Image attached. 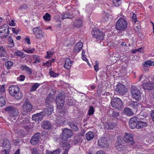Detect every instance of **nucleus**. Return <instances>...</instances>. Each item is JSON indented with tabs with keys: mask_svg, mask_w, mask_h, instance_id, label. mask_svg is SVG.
Wrapping results in <instances>:
<instances>
[{
	"mask_svg": "<svg viewBox=\"0 0 154 154\" xmlns=\"http://www.w3.org/2000/svg\"><path fill=\"white\" fill-rule=\"evenodd\" d=\"M131 92L132 97L135 100H139L141 99V93L139 86H132Z\"/></svg>",
	"mask_w": 154,
	"mask_h": 154,
	"instance_id": "1",
	"label": "nucleus"
},
{
	"mask_svg": "<svg viewBox=\"0 0 154 154\" xmlns=\"http://www.w3.org/2000/svg\"><path fill=\"white\" fill-rule=\"evenodd\" d=\"M60 141L62 143L63 147H66L65 149L66 150L63 154H67L66 150V147L67 146V128H65L63 131L60 136Z\"/></svg>",
	"mask_w": 154,
	"mask_h": 154,
	"instance_id": "2",
	"label": "nucleus"
},
{
	"mask_svg": "<svg viewBox=\"0 0 154 154\" xmlns=\"http://www.w3.org/2000/svg\"><path fill=\"white\" fill-rule=\"evenodd\" d=\"M127 25L128 23L125 20L122 18H120L116 22V28L117 30L122 31L127 27Z\"/></svg>",
	"mask_w": 154,
	"mask_h": 154,
	"instance_id": "3",
	"label": "nucleus"
},
{
	"mask_svg": "<svg viewBox=\"0 0 154 154\" xmlns=\"http://www.w3.org/2000/svg\"><path fill=\"white\" fill-rule=\"evenodd\" d=\"M111 105L112 107L118 109H121L124 107L122 100L117 97H115L112 99Z\"/></svg>",
	"mask_w": 154,
	"mask_h": 154,
	"instance_id": "4",
	"label": "nucleus"
},
{
	"mask_svg": "<svg viewBox=\"0 0 154 154\" xmlns=\"http://www.w3.org/2000/svg\"><path fill=\"white\" fill-rule=\"evenodd\" d=\"M9 115L13 117H16L18 116L19 112L18 110L15 107L12 106H8L5 109Z\"/></svg>",
	"mask_w": 154,
	"mask_h": 154,
	"instance_id": "5",
	"label": "nucleus"
},
{
	"mask_svg": "<svg viewBox=\"0 0 154 154\" xmlns=\"http://www.w3.org/2000/svg\"><path fill=\"white\" fill-rule=\"evenodd\" d=\"M65 96L64 94L60 93L58 94L56 98V103L58 109H61L63 106L65 102Z\"/></svg>",
	"mask_w": 154,
	"mask_h": 154,
	"instance_id": "6",
	"label": "nucleus"
},
{
	"mask_svg": "<svg viewBox=\"0 0 154 154\" xmlns=\"http://www.w3.org/2000/svg\"><path fill=\"white\" fill-rule=\"evenodd\" d=\"M115 91L118 94L124 95L126 92V88L124 85L121 83L118 84L115 89Z\"/></svg>",
	"mask_w": 154,
	"mask_h": 154,
	"instance_id": "7",
	"label": "nucleus"
},
{
	"mask_svg": "<svg viewBox=\"0 0 154 154\" xmlns=\"http://www.w3.org/2000/svg\"><path fill=\"white\" fill-rule=\"evenodd\" d=\"M92 33L94 37L97 40H100L103 39L104 34L103 32L100 30L95 29L93 30Z\"/></svg>",
	"mask_w": 154,
	"mask_h": 154,
	"instance_id": "8",
	"label": "nucleus"
},
{
	"mask_svg": "<svg viewBox=\"0 0 154 154\" xmlns=\"http://www.w3.org/2000/svg\"><path fill=\"white\" fill-rule=\"evenodd\" d=\"M123 140L128 145H132L134 143L133 140V135L127 133H125Z\"/></svg>",
	"mask_w": 154,
	"mask_h": 154,
	"instance_id": "9",
	"label": "nucleus"
},
{
	"mask_svg": "<svg viewBox=\"0 0 154 154\" xmlns=\"http://www.w3.org/2000/svg\"><path fill=\"white\" fill-rule=\"evenodd\" d=\"M53 111V106L50 104V105H46V108L41 112L43 113L44 116L45 115L48 116L51 115Z\"/></svg>",
	"mask_w": 154,
	"mask_h": 154,
	"instance_id": "10",
	"label": "nucleus"
},
{
	"mask_svg": "<svg viewBox=\"0 0 154 154\" xmlns=\"http://www.w3.org/2000/svg\"><path fill=\"white\" fill-rule=\"evenodd\" d=\"M98 145L101 147H107L109 146V143L106 138L102 137L99 139Z\"/></svg>",
	"mask_w": 154,
	"mask_h": 154,
	"instance_id": "11",
	"label": "nucleus"
},
{
	"mask_svg": "<svg viewBox=\"0 0 154 154\" xmlns=\"http://www.w3.org/2000/svg\"><path fill=\"white\" fill-rule=\"evenodd\" d=\"M43 116V113L41 112L33 115L32 116V119L33 120L35 121L36 123H38L42 120Z\"/></svg>",
	"mask_w": 154,
	"mask_h": 154,
	"instance_id": "12",
	"label": "nucleus"
},
{
	"mask_svg": "<svg viewBox=\"0 0 154 154\" xmlns=\"http://www.w3.org/2000/svg\"><path fill=\"white\" fill-rule=\"evenodd\" d=\"M23 110L26 112H30L32 109V106L31 103L28 101H26L22 106Z\"/></svg>",
	"mask_w": 154,
	"mask_h": 154,
	"instance_id": "13",
	"label": "nucleus"
},
{
	"mask_svg": "<svg viewBox=\"0 0 154 154\" xmlns=\"http://www.w3.org/2000/svg\"><path fill=\"white\" fill-rule=\"evenodd\" d=\"M33 31L37 38L40 39L43 37L44 32L38 28H34Z\"/></svg>",
	"mask_w": 154,
	"mask_h": 154,
	"instance_id": "14",
	"label": "nucleus"
},
{
	"mask_svg": "<svg viewBox=\"0 0 154 154\" xmlns=\"http://www.w3.org/2000/svg\"><path fill=\"white\" fill-rule=\"evenodd\" d=\"M40 135V133L39 132H37L35 134L30 140V142L32 144L35 145L38 143Z\"/></svg>",
	"mask_w": 154,
	"mask_h": 154,
	"instance_id": "15",
	"label": "nucleus"
},
{
	"mask_svg": "<svg viewBox=\"0 0 154 154\" xmlns=\"http://www.w3.org/2000/svg\"><path fill=\"white\" fill-rule=\"evenodd\" d=\"M19 88L18 86L12 85L9 88V92L11 96L14 95L16 93L19 91Z\"/></svg>",
	"mask_w": 154,
	"mask_h": 154,
	"instance_id": "16",
	"label": "nucleus"
},
{
	"mask_svg": "<svg viewBox=\"0 0 154 154\" xmlns=\"http://www.w3.org/2000/svg\"><path fill=\"white\" fill-rule=\"evenodd\" d=\"M137 121V117H132L130 119L129 125L131 128L134 129L136 128Z\"/></svg>",
	"mask_w": 154,
	"mask_h": 154,
	"instance_id": "17",
	"label": "nucleus"
},
{
	"mask_svg": "<svg viewBox=\"0 0 154 154\" xmlns=\"http://www.w3.org/2000/svg\"><path fill=\"white\" fill-rule=\"evenodd\" d=\"M9 26L6 24L1 26L0 27V33H5L6 32L7 34L6 36H8L9 33Z\"/></svg>",
	"mask_w": 154,
	"mask_h": 154,
	"instance_id": "18",
	"label": "nucleus"
},
{
	"mask_svg": "<svg viewBox=\"0 0 154 154\" xmlns=\"http://www.w3.org/2000/svg\"><path fill=\"white\" fill-rule=\"evenodd\" d=\"M82 43L79 42H77L74 48L73 52L75 53H78L81 51L83 47Z\"/></svg>",
	"mask_w": 154,
	"mask_h": 154,
	"instance_id": "19",
	"label": "nucleus"
},
{
	"mask_svg": "<svg viewBox=\"0 0 154 154\" xmlns=\"http://www.w3.org/2000/svg\"><path fill=\"white\" fill-rule=\"evenodd\" d=\"M42 127L45 129H49L51 127V125L49 121H44L42 122Z\"/></svg>",
	"mask_w": 154,
	"mask_h": 154,
	"instance_id": "20",
	"label": "nucleus"
},
{
	"mask_svg": "<svg viewBox=\"0 0 154 154\" xmlns=\"http://www.w3.org/2000/svg\"><path fill=\"white\" fill-rule=\"evenodd\" d=\"M2 144L4 148H8L9 149L11 148V143L9 141L7 138H5L4 139Z\"/></svg>",
	"mask_w": 154,
	"mask_h": 154,
	"instance_id": "21",
	"label": "nucleus"
},
{
	"mask_svg": "<svg viewBox=\"0 0 154 154\" xmlns=\"http://www.w3.org/2000/svg\"><path fill=\"white\" fill-rule=\"evenodd\" d=\"M105 128L107 129H113L116 127V123L113 122L106 123L104 124Z\"/></svg>",
	"mask_w": 154,
	"mask_h": 154,
	"instance_id": "22",
	"label": "nucleus"
},
{
	"mask_svg": "<svg viewBox=\"0 0 154 154\" xmlns=\"http://www.w3.org/2000/svg\"><path fill=\"white\" fill-rule=\"evenodd\" d=\"M109 115L114 119H118V117L119 116V114L118 112L114 111L113 109H112L109 111Z\"/></svg>",
	"mask_w": 154,
	"mask_h": 154,
	"instance_id": "23",
	"label": "nucleus"
},
{
	"mask_svg": "<svg viewBox=\"0 0 154 154\" xmlns=\"http://www.w3.org/2000/svg\"><path fill=\"white\" fill-rule=\"evenodd\" d=\"M143 85L144 89L148 90H151L154 88V84L150 82L144 84Z\"/></svg>",
	"mask_w": 154,
	"mask_h": 154,
	"instance_id": "24",
	"label": "nucleus"
},
{
	"mask_svg": "<svg viewBox=\"0 0 154 154\" xmlns=\"http://www.w3.org/2000/svg\"><path fill=\"white\" fill-rule=\"evenodd\" d=\"M137 124L136 128L137 129L143 128L147 126V124L146 122L141 121L137 122Z\"/></svg>",
	"mask_w": 154,
	"mask_h": 154,
	"instance_id": "25",
	"label": "nucleus"
},
{
	"mask_svg": "<svg viewBox=\"0 0 154 154\" xmlns=\"http://www.w3.org/2000/svg\"><path fill=\"white\" fill-rule=\"evenodd\" d=\"M94 137V133L92 131H89L87 132L85 134L86 138L88 141L91 140L93 139Z\"/></svg>",
	"mask_w": 154,
	"mask_h": 154,
	"instance_id": "26",
	"label": "nucleus"
},
{
	"mask_svg": "<svg viewBox=\"0 0 154 154\" xmlns=\"http://www.w3.org/2000/svg\"><path fill=\"white\" fill-rule=\"evenodd\" d=\"M124 112L125 114L128 116H132L134 114V113L131 109L128 108H125L124 109Z\"/></svg>",
	"mask_w": 154,
	"mask_h": 154,
	"instance_id": "27",
	"label": "nucleus"
},
{
	"mask_svg": "<svg viewBox=\"0 0 154 154\" xmlns=\"http://www.w3.org/2000/svg\"><path fill=\"white\" fill-rule=\"evenodd\" d=\"M82 23L81 20L80 19H77L74 23L73 26L77 28H79L82 27Z\"/></svg>",
	"mask_w": 154,
	"mask_h": 154,
	"instance_id": "28",
	"label": "nucleus"
},
{
	"mask_svg": "<svg viewBox=\"0 0 154 154\" xmlns=\"http://www.w3.org/2000/svg\"><path fill=\"white\" fill-rule=\"evenodd\" d=\"M54 98L50 96H48L46 99L45 105H50L53 102Z\"/></svg>",
	"mask_w": 154,
	"mask_h": 154,
	"instance_id": "29",
	"label": "nucleus"
},
{
	"mask_svg": "<svg viewBox=\"0 0 154 154\" xmlns=\"http://www.w3.org/2000/svg\"><path fill=\"white\" fill-rule=\"evenodd\" d=\"M20 68L23 70H25L27 71L29 75L31 74L32 73V71L31 69L26 65L22 66L20 67Z\"/></svg>",
	"mask_w": 154,
	"mask_h": 154,
	"instance_id": "30",
	"label": "nucleus"
},
{
	"mask_svg": "<svg viewBox=\"0 0 154 154\" xmlns=\"http://www.w3.org/2000/svg\"><path fill=\"white\" fill-rule=\"evenodd\" d=\"M69 125L73 131H77L79 130V128L77 125L73 123H70L69 124Z\"/></svg>",
	"mask_w": 154,
	"mask_h": 154,
	"instance_id": "31",
	"label": "nucleus"
},
{
	"mask_svg": "<svg viewBox=\"0 0 154 154\" xmlns=\"http://www.w3.org/2000/svg\"><path fill=\"white\" fill-rule=\"evenodd\" d=\"M144 66L146 67L154 65V61L151 60H147L145 61Z\"/></svg>",
	"mask_w": 154,
	"mask_h": 154,
	"instance_id": "32",
	"label": "nucleus"
},
{
	"mask_svg": "<svg viewBox=\"0 0 154 154\" xmlns=\"http://www.w3.org/2000/svg\"><path fill=\"white\" fill-rule=\"evenodd\" d=\"M60 152V150L59 148L57 149L53 152L47 150L46 154H59Z\"/></svg>",
	"mask_w": 154,
	"mask_h": 154,
	"instance_id": "33",
	"label": "nucleus"
},
{
	"mask_svg": "<svg viewBox=\"0 0 154 154\" xmlns=\"http://www.w3.org/2000/svg\"><path fill=\"white\" fill-rule=\"evenodd\" d=\"M130 105L131 107L137 109L138 106H140V105L137 102H132L131 103Z\"/></svg>",
	"mask_w": 154,
	"mask_h": 154,
	"instance_id": "34",
	"label": "nucleus"
},
{
	"mask_svg": "<svg viewBox=\"0 0 154 154\" xmlns=\"http://www.w3.org/2000/svg\"><path fill=\"white\" fill-rule=\"evenodd\" d=\"M62 119V118L60 117H58L57 119H56V123L60 125L63 124L64 123L65 121L64 120H63L62 119Z\"/></svg>",
	"mask_w": 154,
	"mask_h": 154,
	"instance_id": "35",
	"label": "nucleus"
},
{
	"mask_svg": "<svg viewBox=\"0 0 154 154\" xmlns=\"http://www.w3.org/2000/svg\"><path fill=\"white\" fill-rule=\"evenodd\" d=\"M13 96H14V98L17 99H21L22 97V95L21 93H20V92L19 91H18V92H17V93H16Z\"/></svg>",
	"mask_w": 154,
	"mask_h": 154,
	"instance_id": "36",
	"label": "nucleus"
},
{
	"mask_svg": "<svg viewBox=\"0 0 154 154\" xmlns=\"http://www.w3.org/2000/svg\"><path fill=\"white\" fill-rule=\"evenodd\" d=\"M54 53V49H53L51 50V51H48L47 52V56L45 57L48 58L51 57Z\"/></svg>",
	"mask_w": 154,
	"mask_h": 154,
	"instance_id": "37",
	"label": "nucleus"
},
{
	"mask_svg": "<svg viewBox=\"0 0 154 154\" xmlns=\"http://www.w3.org/2000/svg\"><path fill=\"white\" fill-rule=\"evenodd\" d=\"M121 0H112L113 4L116 7H118L121 4Z\"/></svg>",
	"mask_w": 154,
	"mask_h": 154,
	"instance_id": "38",
	"label": "nucleus"
},
{
	"mask_svg": "<svg viewBox=\"0 0 154 154\" xmlns=\"http://www.w3.org/2000/svg\"><path fill=\"white\" fill-rule=\"evenodd\" d=\"M50 17L51 16L50 14L46 13L45 15L43 16V18L46 21H49L50 20Z\"/></svg>",
	"mask_w": 154,
	"mask_h": 154,
	"instance_id": "39",
	"label": "nucleus"
},
{
	"mask_svg": "<svg viewBox=\"0 0 154 154\" xmlns=\"http://www.w3.org/2000/svg\"><path fill=\"white\" fill-rule=\"evenodd\" d=\"M147 113L144 114L143 112H141L138 115V117L140 119H144L147 116Z\"/></svg>",
	"mask_w": 154,
	"mask_h": 154,
	"instance_id": "40",
	"label": "nucleus"
},
{
	"mask_svg": "<svg viewBox=\"0 0 154 154\" xmlns=\"http://www.w3.org/2000/svg\"><path fill=\"white\" fill-rule=\"evenodd\" d=\"M24 51L28 53H33L35 51V48H33L32 49L30 48H27L26 49H24Z\"/></svg>",
	"mask_w": 154,
	"mask_h": 154,
	"instance_id": "41",
	"label": "nucleus"
},
{
	"mask_svg": "<svg viewBox=\"0 0 154 154\" xmlns=\"http://www.w3.org/2000/svg\"><path fill=\"white\" fill-rule=\"evenodd\" d=\"M5 104V102L4 97H0V105L2 107Z\"/></svg>",
	"mask_w": 154,
	"mask_h": 154,
	"instance_id": "42",
	"label": "nucleus"
},
{
	"mask_svg": "<svg viewBox=\"0 0 154 154\" xmlns=\"http://www.w3.org/2000/svg\"><path fill=\"white\" fill-rule=\"evenodd\" d=\"M115 147L116 149L118 150L119 151H122L124 149V146L123 144L117 145L115 146Z\"/></svg>",
	"mask_w": 154,
	"mask_h": 154,
	"instance_id": "43",
	"label": "nucleus"
},
{
	"mask_svg": "<svg viewBox=\"0 0 154 154\" xmlns=\"http://www.w3.org/2000/svg\"><path fill=\"white\" fill-rule=\"evenodd\" d=\"M94 109L93 106H90L89 109L88 110V114L89 116H91L94 114Z\"/></svg>",
	"mask_w": 154,
	"mask_h": 154,
	"instance_id": "44",
	"label": "nucleus"
},
{
	"mask_svg": "<svg viewBox=\"0 0 154 154\" xmlns=\"http://www.w3.org/2000/svg\"><path fill=\"white\" fill-rule=\"evenodd\" d=\"M14 54L16 56L20 57H22L23 56L24 54L23 52H21L20 51L17 50L15 52Z\"/></svg>",
	"mask_w": 154,
	"mask_h": 154,
	"instance_id": "45",
	"label": "nucleus"
},
{
	"mask_svg": "<svg viewBox=\"0 0 154 154\" xmlns=\"http://www.w3.org/2000/svg\"><path fill=\"white\" fill-rule=\"evenodd\" d=\"M29 120L28 118H25L23 120L21 121L20 122V123H21V124H27L29 123Z\"/></svg>",
	"mask_w": 154,
	"mask_h": 154,
	"instance_id": "46",
	"label": "nucleus"
},
{
	"mask_svg": "<svg viewBox=\"0 0 154 154\" xmlns=\"http://www.w3.org/2000/svg\"><path fill=\"white\" fill-rule=\"evenodd\" d=\"M39 85L40 84L38 83H35V84L31 88V91H33L35 90Z\"/></svg>",
	"mask_w": 154,
	"mask_h": 154,
	"instance_id": "47",
	"label": "nucleus"
},
{
	"mask_svg": "<svg viewBox=\"0 0 154 154\" xmlns=\"http://www.w3.org/2000/svg\"><path fill=\"white\" fill-rule=\"evenodd\" d=\"M122 140L120 137H118L115 144V146L122 144Z\"/></svg>",
	"mask_w": 154,
	"mask_h": 154,
	"instance_id": "48",
	"label": "nucleus"
},
{
	"mask_svg": "<svg viewBox=\"0 0 154 154\" xmlns=\"http://www.w3.org/2000/svg\"><path fill=\"white\" fill-rule=\"evenodd\" d=\"M154 141V137L152 136L149 138H147L146 140V141L147 143H151Z\"/></svg>",
	"mask_w": 154,
	"mask_h": 154,
	"instance_id": "49",
	"label": "nucleus"
},
{
	"mask_svg": "<svg viewBox=\"0 0 154 154\" xmlns=\"http://www.w3.org/2000/svg\"><path fill=\"white\" fill-rule=\"evenodd\" d=\"M68 60H69V61H68V70L70 69L71 68V67L72 66V65L73 63V61H72V60H70L69 58H68Z\"/></svg>",
	"mask_w": 154,
	"mask_h": 154,
	"instance_id": "50",
	"label": "nucleus"
},
{
	"mask_svg": "<svg viewBox=\"0 0 154 154\" xmlns=\"http://www.w3.org/2000/svg\"><path fill=\"white\" fill-rule=\"evenodd\" d=\"M12 65L13 62L11 61H8L5 63V65L7 67H10Z\"/></svg>",
	"mask_w": 154,
	"mask_h": 154,
	"instance_id": "51",
	"label": "nucleus"
},
{
	"mask_svg": "<svg viewBox=\"0 0 154 154\" xmlns=\"http://www.w3.org/2000/svg\"><path fill=\"white\" fill-rule=\"evenodd\" d=\"M49 74L51 77H56V74L53 72L52 70L51 69H50V72H49Z\"/></svg>",
	"mask_w": 154,
	"mask_h": 154,
	"instance_id": "52",
	"label": "nucleus"
},
{
	"mask_svg": "<svg viewBox=\"0 0 154 154\" xmlns=\"http://www.w3.org/2000/svg\"><path fill=\"white\" fill-rule=\"evenodd\" d=\"M109 59L111 60H118V57H116L115 56H114V55H112L110 56Z\"/></svg>",
	"mask_w": 154,
	"mask_h": 154,
	"instance_id": "53",
	"label": "nucleus"
},
{
	"mask_svg": "<svg viewBox=\"0 0 154 154\" xmlns=\"http://www.w3.org/2000/svg\"><path fill=\"white\" fill-rule=\"evenodd\" d=\"M73 132L72 131L69 129H68V138L70 137L72 135Z\"/></svg>",
	"mask_w": 154,
	"mask_h": 154,
	"instance_id": "54",
	"label": "nucleus"
},
{
	"mask_svg": "<svg viewBox=\"0 0 154 154\" xmlns=\"http://www.w3.org/2000/svg\"><path fill=\"white\" fill-rule=\"evenodd\" d=\"M94 70L96 72H97L98 70V63H96L95 64L94 66Z\"/></svg>",
	"mask_w": 154,
	"mask_h": 154,
	"instance_id": "55",
	"label": "nucleus"
},
{
	"mask_svg": "<svg viewBox=\"0 0 154 154\" xmlns=\"http://www.w3.org/2000/svg\"><path fill=\"white\" fill-rule=\"evenodd\" d=\"M19 29L18 28H12V31L14 33L16 34H17L18 32L19 31Z\"/></svg>",
	"mask_w": 154,
	"mask_h": 154,
	"instance_id": "56",
	"label": "nucleus"
},
{
	"mask_svg": "<svg viewBox=\"0 0 154 154\" xmlns=\"http://www.w3.org/2000/svg\"><path fill=\"white\" fill-rule=\"evenodd\" d=\"M62 19H64L67 18V14L66 12L62 14Z\"/></svg>",
	"mask_w": 154,
	"mask_h": 154,
	"instance_id": "57",
	"label": "nucleus"
},
{
	"mask_svg": "<svg viewBox=\"0 0 154 154\" xmlns=\"http://www.w3.org/2000/svg\"><path fill=\"white\" fill-rule=\"evenodd\" d=\"M132 20L134 22V23H135L137 21V18L136 17V15L134 14H133Z\"/></svg>",
	"mask_w": 154,
	"mask_h": 154,
	"instance_id": "58",
	"label": "nucleus"
},
{
	"mask_svg": "<svg viewBox=\"0 0 154 154\" xmlns=\"http://www.w3.org/2000/svg\"><path fill=\"white\" fill-rule=\"evenodd\" d=\"M9 152L10 150L9 149H5L3 151V153L4 154H9Z\"/></svg>",
	"mask_w": 154,
	"mask_h": 154,
	"instance_id": "59",
	"label": "nucleus"
},
{
	"mask_svg": "<svg viewBox=\"0 0 154 154\" xmlns=\"http://www.w3.org/2000/svg\"><path fill=\"white\" fill-rule=\"evenodd\" d=\"M151 116L152 120L154 122V110H152L151 111Z\"/></svg>",
	"mask_w": 154,
	"mask_h": 154,
	"instance_id": "60",
	"label": "nucleus"
},
{
	"mask_svg": "<svg viewBox=\"0 0 154 154\" xmlns=\"http://www.w3.org/2000/svg\"><path fill=\"white\" fill-rule=\"evenodd\" d=\"M32 154H38L37 149L36 148H33L32 149Z\"/></svg>",
	"mask_w": 154,
	"mask_h": 154,
	"instance_id": "61",
	"label": "nucleus"
},
{
	"mask_svg": "<svg viewBox=\"0 0 154 154\" xmlns=\"http://www.w3.org/2000/svg\"><path fill=\"white\" fill-rule=\"evenodd\" d=\"M75 39L74 38H72L70 39V42H69V45H72L74 43Z\"/></svg>",
	"mask_w": 154,
	"mask_h": 154,
	"instance_id": "62",
	"label": "nucleus"
},
{
	"mask_svg": "<svg viewBox=\"0 0 154 154\" xmlns=\"http://www.w3.org/2000/svg\"><path fill=\"white\" fill-rule=\"evenodd\" d=\"M9 44L10 45H11L10 46L11 47H13L14 45V42L13 40L11 39Z\"/></svg>",
	"mask_w": 154,
	"mask_h": 154,
	"instance_id": "63",
	"label": "nucleus"
},
{
	"mask_svg": "<svg viewBox=\"0 0 154 154\" xmlns=\"http://www.w3.org/2000/svg\"><path fill=\"white\" fill-rule=\"evenodd\" d=\"M20 9H26L27 8V5L26 4H24L20 7Z\"/></svg>",
	"mask_w": 154,
	"mask_h": 154,
	"instance_id": "64",
	"label": "nucleus"
}]
</instances>
